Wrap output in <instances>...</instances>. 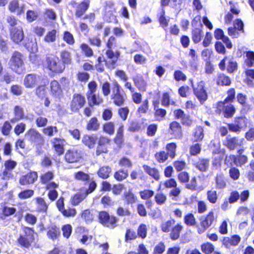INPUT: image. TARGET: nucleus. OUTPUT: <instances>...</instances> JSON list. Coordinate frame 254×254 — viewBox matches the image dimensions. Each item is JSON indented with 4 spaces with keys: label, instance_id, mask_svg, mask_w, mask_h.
Instances as JSON below:
<instances>
[{
    "label": "nucleus",
    "instance_id": "864d4df0",
    "mask_svg": "<svg viewBox=\"0 0 254 254\" xmlns=\"http://www.w3.org/2000/svg\"><path fill=\"white\" fill-rule=\"evenodd\" d=\"M82 217L85 220L87 223H90L94 219V216L91 211L86 209L83 211L81 215Z\"/></svg>",
    "mask_w": 254,
    "mask_h": 254
},
{
    "label": "nucleus",
    "instance_id": "0eeeda50",
    "mask_svg": "<svg viewBox=\"0 0 254 254\" xmlns=\"http://www.w3.org/2000/svg\"><path fill=\"white\" fill-rule=\"evenodd\" d=\"M247 124L248 119L246 117H238L235 119L234 123L228 124V127L232 131H240L247 127Z\"/></svg>",
    "mask_w": 254,
    "mask_h": 254
},
{
    "label": "nucleus",
    "instance_id": "6e6552de",
    "mask_svg": "<svg viewBox=\"0 0 254 254\" xmlns=\"http://www.w3.org/2000/svg\"><path fill=\"white\" fill-rule=\"evenodd\" d=\"M204 82L201 81L198 83L196 87H193L194 94L201 104H203L208 97L207 92L204 89Z\"/></svg>",
    "mask_w": 254,
    "mask_h": 254
},
{
    "label": "nucleus",
    "instance_id": "de8ad7c7",
    "mask_svg": "<svg viewBox=\"0 0 254 254\" xmlns=\"http://www.w3.org/2000/svg\"><path fill=\"white\" fill-rule=\"evenodd\" d=\"M155 157L157 161L159 163L165 162L169 158L167 153L165 151L157 152L155 155Z\"/></svg>",
    "mask_w": 254,
    "mask_h": 254
},
{
    "label": "nucleus",
    "instance_id": "ddd939ff",
    "mask_svg": "<svg viewBox=\"0 0 254 254\" xmlns=\"http://www.w3.org/2000/svg\"><path fill=\"white\" fill-rule=\"evenodd\" d=\"M50 142L55 151L59 155H61L64 153V146L66 144V141L64 139L55 137L52 139Z\"/></svg>",
    "mask_w": 254,
    "mask_h": 254
},
{
    "label": "nucleus",
    "instance_id": "39448f33",
    "mask_svg": "<svg viewBox=\"0 0 254 254\" xmlns=\"http://www.w3.org/2000/svg\"><path fill=\"white\" fill-rule=\"evenodd\" d=\"M24 235H21L18 239V243L22 247L28 248L34 240V232L32 229L25 227Z\"/></svg>",
    "mask_w": 254,
    "mask_h": 254
},
{
    "label": "nucleus",
    "instance_id": "c9c22d12",
    "mask_svg": "<svg viewBox=\"0 0 254 254\" xmlns=\"http://www.w3.org/2000/svg\"><path fill=\"white\" fill-rule=\"evenodd\" d=\"M59 234L60 230L57 227L53 226L49 228L47 236L49 238L54 240L57 238Z\"/></svg>",
    "mask_w": 254,
    "mask_h": 254
},
{
    "label": "nucleus",
    "instance_id": "7ed1b4c3",
    "mask_svg": "<svg viewBox=\"0 0 254 254\" xmlns=\"http://www.w3.org/2000/svg\"><path fill=\"white\" fill-rule=\"evenodd\" d=\"M98 218L99 222L102 225L110 228L117 226L118 219L113 215H110L107 212L102 211L99 212Z\"/></svg>",
    "mask_w": 254,
    "mask_h": 254
},
{
    "label": "nucleus",
    "instance_id": "f03ea898",
    "mask_svg": "<svg viewBox=\"0 0 254 254\" xmlns=\"http://www.w3.org/2000/svg\"><path fill=\"white\" fill-rule=\"evenodd\" d=\"M126 96L122 91V88L119 84L115 81L113 83L112 87L111 99L113 103L118 106L123 105Z\"/></svg>",
    "mask_w": 254,
    "mask_h": 254
},
{
    "label": "nucleus",
    "instance_id": "680f3d73",
    "mask_svg": "<svg viewBox=\"0 0 254 254\" xmlns=\"http://www.w3.org/2000/svg\"><path fill=\"white\" fill-rule=\"evenodd\" d=\"M61 212L64 216L69 217H74L76 215V211L75 208L68 207L66 209H64Z\"/></svg>",
    "mask_w": 254,
    "mask_h": 254
},
{
    "label": "nucleus",
    "instance_id": "6e6d98bb",
    "mask_svg": "<svg viewBox=\"0 0 254 254\" xmlns=\"http://www.w3.org/2000/svg\"><path fill=\"white\" fill-rule=\"evenodd\" d=\"M34 194V191L31 190H26L21 191L18 194V197L20 199H27L32 197Z\"/></svg>",
    "mask_w": 254,
    "mask_h": 254
},
{
    "label": "nucleus",
    "instance_id": "f8f14e48",
    "mask_svg": "<svg viewBox=\"0 0 254 254\" xmlns=\"http://www.w3.org/2000/svg\"><path fill=\"white\" fill-rule=\"evenodd\" d=\"M11 39L15 43H19L24 38V33L22 27L17 26L10 29Z\"/></svg>",
    "mask_w": 254,
    "mask_h": 254
},
{
    "label": "nucleus",
    "instance_id": "4c0bfd02",
    "mask_svg": "<svg viewBox=\"0 0 254 254\" xmlns=\"http://www.w3.org/2000/svg\"><path fill=\"white\" fill-rule=\"evenodd\" d=\"M194 141H201L204 137L203 129L201 127H197L193 132Z\"/></svg>",
    "mask_w": 254,
    "mask_h": 254
},
{
    "label": "nucleus",
    "instance_id": "052dcab7",
    "mask_svg": "<svg viewBox=\"0 0 254 254\" xmlns=\"http://www.w3.org/2000/svg\"><path fill=\"white\" fill-rule=\"evenodd\" d=\"M147 226L145 224H141L137 229V234L141 238H145L146 237Z\"/></svg>",
    "mask_w": 254,
    "mask_h": 254
},
{
    "label": "nucleus",
    "instance_id": "bb28decb",
    "mask_svg": "<svg viewBox=\"0 0 254 254\" xmlns=\"http://www.w3.org/2000/svg\"><path fill=\"white\" fill-rule=\"evenodd\" d=\"M112 171L111 168L109 166H104L99 168L97 174L99 177L106 179L109 178Z\"/></svg>",
    "mask_w": 254,
    "mask_h": 254
},
{
    "label": "nucleus",
    "instance_id": "20e7f679",
    "mask_svg": "<svg viewBox=\"0 0 254 254\" xmlns=\"http://www.w3.org/2000/svg\"><path fill=\"white\" fill-rule=\"evenodd\" d=\"M46 64L48 68L53 72L62 73L65 68V65L57 57H47Z\"/></svg>",
    "mask_w": 254,
    "mask_h": 254
},
{
    "label": "nucleus",
    "instance_id": "cd10ccee",
    "mask_svg": "<svg viewBox=\"0 0 254 254\" xmlns=\"http://www.w3.org/2000/svg\"><path fill=\"white\" fill-rule=\"evenodd\" d=\"M87 99L90 106L99 105L103 102V99L98 96H97L95 93L87 94Z\"/></svg>",
    "mask_w": 254,
    "mask_h": 254
},
{
    "label": "nucleus",
    "instance_id": "79ce46f5",
    "mask_svg": "<svg viewBox=\"0 0 254 254\" xmlns=\"http://www.w3.org/2000/svg\"><path fill=\"white\" fill-rule=\"evenodd\" d=\"M37 209L39 211L45 212L48 208V206L45 200L41 197L36 198Z\"/></svg>",
    "mask_w": 254,
    "mask_h": 254
},
{
    "label": "nucleus",
    "instance_id": "b1692460",
    "mask_svg": "<svg viewBox=\"0 0 254 254\" xmlns=\"http://www.w3.org/2000/svg\"><path fill=\"white\" fill-rule=\"evenodd\" d=\"M216 189L221 190L224 189L226 186V182L225 177L222 174H217L215 179Z\"/></svg>",
    "mask_w": 254,
    "mask_h": 254
},
{
    "label": "nucleus",
    "instance_id": "dca6fc26",
    "mask_svg": "<svg viewBox=\"0 0 254 254\" xmlns=\"http://www.w3.org/2000/svg\"><path fill=\"white\" fill-rule=\"evenodd\" d=\"M38 175L36 172H33L22 176L19 179V183L21 185H27L33 184L37 179Z\"/></svg>",
    "mask_w": 254,
    "mask_h": 254
},
{
    "label": "nucleus",
    "instance_id": "4be33fe9",
    "mask_svg": "<svg viewBox=\"0 0 254 254\" xmlns=\"http://www.w3.org/2000/svg\"><path fill=\"white\" fill-rule=\"evenodd\" d=\"M209 166V160L208 159L200 158L195 163V167L201 172H205L207 170Z\"/></svg>",
    "mask_w": 254,
    "mask_h": 254
},
{
    "label": "nucleus",
    "instance_id": "6ab92c4d",
    "mask_svg": "<svg viewBox=\"0 0 254 254\" xmlns=\"http://www.w3.org/2000/svg\"><path fill=\"white\" fill-rule=\"evenodd\" d=\"M241 241V238L237 235L232 236L231 237H225L223 240V244L227 248L231 246H237Z\"/></svg>",
    "mask_w": 254,
    "mask_h": 254
},
{
    "label": "nucleus",
    "instance_id": "e2e57ef3",
    "mask_svg": "<svg viewBox=\"0 0 254 254\" xmlns=\"http://www.w3.org/2000/svg\"><path fill=\"white\" fill-rule=\"evenodd\" d=\"M63 39L69 45H73L74 43V39L72 34L68 31H65L64 33Z\"/></svg>",
    "mask_w": 254,
    "mask_h": 254
},
{
    "label": "nucleus",
    "instance_id": "09e8293b",
    "mask_svg": "<svg viewBox=\"0 0 254 254\" xmlns=\"http://www.w3.org/2000/svg\"><path fill=\"white\" fill-rule=\"evenodd\" d=\"M99 125L96 118H92L87 126V129L91 130H96L98 129Z\"/></svg>",
    "mask_w": 254,
    "mask_h": 254
},
{
    "label": "nucleus",
    "instance_id": "473e14b6",
    "mask_svg": "<svg viewBox=\"0 0 254 254\" xmlns=\"http://www.w3.org/2000/svg\"><path fill=\"white\" fill-rule=\"evenodd\" d=\"M177 145L175 143H170L167 144L166 146V153L171 159L175 158L176 156Z\"/></svg>",
    "mask_w": 254,
    "mask_h": 254
},
{
    "label": "nucleus",
    "instance_id": "2eb2a0df",
    "mask_svg": "<svg viewBox=\"0 0 254 254\" xmlns=\"http://www.w3.org/2000/svg\"><path fill=\"white\" fill-rule=\"evenodd\" d=\"M16 211V209L15 207L1 204L0 205V218L5 220L6 217L14 214Z\"/></svg>",
    "mask_w": 254,
    "mask_h": 254
},
{
    "label": "nucleus",
    "instance_id": "4d7b16f0",
    "mask_svg": "<svg viewBox=\"0 0 254 254\" xmlns=\"http://www.w3.org/2000/svg\"><path fill=\"white\" fill-rule=\"evenodd\" d=\"M166 199V196L162 192H158L155 196V202L159 205L164 204Z\"/></svg>",
    "mask_w": 254,
    "mask_h": 254
},
{
    "label": "nucleus",
    "instance_id": "a19ab883",
    "mask_svg": "<svg viewBox=\"0 0 254 254\" xmlns=\"http://www.w3.org/2000/svg\"><path fill=\"white\" fill-rule=\"evenodd\" d=\"M106 55L109 59L112 60V64L114 65L119 58L120 53L118 51L114 53L111 49H109L107 50Z\"/></svg>",
    "mask_w": 254,
    "mask_h": 254
},
{
    "label": "nucleus",
    "instance_id": "bf43d9fd",
    "mask_svg": "<svg viewBox=\"0 0 254 254\" xmlns=\"http://www.w3.org/2000/svg\"><path fill=\"white\" fill-rule=\"evenodd\" d=\"M125 199L127 204H132L136 200V197L130 191L125 193Z\"/></svg>",
    "mask_w": 254,
    "mask_h": 254
},
{
    "label": "nucleus",
    "instance_id": "2f4dec72",
    "mask_svg": "<svg viewBox=\"0 0 254 254\" xmlns=\"http://www.w3.org/2000/svg\"><path fill=\"white\" fill-rule=\"evenodd\" d=\"M182 229V226L180 224H177L171 229L170 234V238L172 240H177L180 237V234Z\"/></svg>",
    "mask_w": 254,
    "mask_h": 254
},
{
    "label": "nucleus",
    "instance_id": "1a4fd4ad",
    "mask_svg": "<svg viewBox=\"0 0 254 254\" xmlns=\"http://www.w3.org/2000/svg\"><path fill=\"white\" fill-rule=\"evenodd\" d=\"M214 221V213L210 211L204 217L200 219V227L198 228V233L199 234L203 233L207 228H208Z\"/></svg>",
    "mask_w": 254,
    "mask_h": 254
},
{
    "label": "nucleus",
    "instance_id": "a18cd8bd",
    "mask_svg": "<svg viewBox=\"0 0 254 254\" xmlns=\"http://www.w3.org/2000/svg\"><path fill=\"white\" fill-rule=\"evenodd\" d=\"M124 126L122 125L117 131L116 137L115 139V142L118 144H121L123 142L124 138Z\"/></svg>",
    "mask_w": 254,
    "mask_h": 254
},
{
    "label": "nucleus",
    "instance_id": "72a5a7b5",
    "mask_svg": "<svg viewBox=\"0 0 254 254\" xmlns=\"http://www.w3.org/2000/svg\"><path fill=\"white\" fill-rule=\"evenodd\" d=\"M235 113V108L231 104L228 103L226 104L223 112L224 116L225 118H231Z\"/></svg>",
    "mask_w": 254,
    "mask_h": 254
},
{
    "label": "nucleus",
    "instance_id": "774afa93",
    "mask_svg": "<svg viewBox=\"0 0 254 254\" xmlns=\"http://www.w3.org/2000/svg\"><path fill=\"white\" fill-rule=\"evenodd\" d=\"M185 222L187 225L192 226L195 223V220L194 216L191 213L186 215L184 218Z\"/></svg>",
    "mask_w": 254,
    "mask_h": 254
},
{
    "label": "nucleus",
    "instance_id": "aec40b11",
    "mask_svg": "<svg viewBox=\"0 0 254 254\" xmlns=\"http://www.w3.org/2000/svg\"><path fill=\"white\" fill-rule=\"evenodd\" d=\"M134 85L141 91H145L147 87V82L141 75H136L133 78Z\"/></svg>",
    "mask_w": 254,
    "mask_h": 254
},
{
    "label": "nucleus",
    "instance_id": "423d86ee",
    "mask_svg": "<svg viewBox=\"0 0 254 254\" xmlns=\"http://www.w3.org/2000/svg\"><path fill=\"white\" fill-rule=\"evenodd\" d=\"M26 138L37 146H41L44 143V139L42 135L34 128L30 129L25 134Z\"/></svg>",
    "mask_w": 254,
    "mask_h": 254
},
{
    "label": "nucleus",
    "instance_id": "8fccbe9b",
    "mask_svg": "<svg viewBox=\"0 0 254 254\" xmlns=\"http://www.w3.org/2000/svg\"><path fill=\"white\" fill-rule=\"evenodd\" d=\"M58 128L55 126H49L43 129V132L49 136H53L58 132Z\"/></svg>",
    "mask_w": 254,
    "mask_h": 254
},
{
    "label": "nucleus",
    "instance_id": "9b49d317",
    "mask_svg": "<svg viewBox=\"0 0 254 254\" xmlns=\"http://www.w3.org/2000/svg\"><path fill=\"white\" fill-rule=\"evenodd\" d=\"M85 103V97L78 94H74L70 103L71 110L73 112L78 111Z\"/></svg>",
    "mask_w": 254,
    "mask_h": 254
},
{
    "label": "nucleus",
    "instance_id": "49530a36",
    "mask_svg": "<svg viewBox=\"0 0 254 254\" xmlns=\"http://www.w3.org/2000/svg\"><path fill=\"white\" fill-rule=\"evenodd\" d=\"M80 48L86 57H91L93 56L92 49L87 44H82Z\"/></svg>",
    "mask_w": 254,
    "mask_h": 254
},
{
    "label": "nucleus",
    "instance_id": "13d9d810",
    "mask_svg": "<svg viewBox=\"0 0 254 254\" xmlns=\"http://www.w3.org/2000/svg\"><path fill=\"white\" fill-rule=\"evenodd\" d=\"M10 91L13 95L20 96L23 93V88L19 85H13L11 86Z\"/></svg>",
    "mask_w": 254,
    "mask_h": 254
},
{
    "label": "nucleus",
    "instance_id": "c85d7f7f",
    "mask_svg": "<svg viewBox=\"0 0 254 254\" xmlns=\"http://www.w3.org/2000/svg\"><path fill=\"white\" fill-rule=\"evenodd\" d=\"M143 168L144 171L149 175L153 177L155 180H158L160 175L158 171L154 168H151L147 165H143Z\"/></svg>",
    "mask_w": 254,
    "mask_h": 254
},
{
    "label": "nucleus",
    "instance_id": "0e129e2a",
    "mask_svg": "<svg viewBox=\"0 0 254 254\" xmlns=\"http://www.w3.org/2000/svg\"><path fill=\"white\" fill-rule=\"evenodd\" d=\"M140 196L142 199H148L154 195V191L151 190H145L139 192Z\"/></svg>",
    "mask_w": 254,
    "mask_h": 254
},
{
    "label": "nucleus",
    "instance_id": "c756f323",
    "mask_svg": "<svg viewBox=\"0 0 254 254\" xmlns=\"http://www.w3.org/2000/svg\"><path fill=\"white\" fill-rule=\"evenodd\" d=\"M87 193L84 191L80 192L75 194L71 199V204L77 205L87 196Z\"/></svg>",
    "mask_w": 254,
    "mask_h": 254
},
{
    "label": "nucleus",
    "instance_id": "5fc2aeb1",
    "mask_svg": "<svg viewBox=\"0 0 254 254\" xmlns=\"http://www.w3.org/2000/svg\"><path fill=\"white\" fill-rule=\"evenodd\" d=\"M201 251L205 254H209L214 251V246L209 243H206L201 245Z\"/></svg>",
    "mask_w": 254,
    "mask_h": 254
},
{
    "label": "nucleus",
    "instance_id": "9d476101",
    "mask_svg": "<svg viewBox=\"0 0 254 254\" xmlns=\"http://www.w3.org/2000/svg\"><path fill=\"white\" fill-rule=\"evenodd\" d=\"M82 157V151L74 149L68 150L64 156L66 161L69 163L78 162L81 160Z\"/></svg>",
    "mask_w": 254,
    "mask_h": 254
},
{
    "label": "nucleus",
    "instance_id": "3c124183",
    "mask_svg": "<svg viewBox=\"0 0 254 254\" xmlns=\"http://www.w3.org/2000/svg\"><path fill=\"white\" fill-rule=\"evenodd\" d=\"M128 176V172L127 170H120L116 172L114 174L115 178L121 181L125 179Z\"/></svg>",
    "mask_w": 254,
    "mask_h": 254
},
{
    "label": "nucleus",
    "instance_id": "e433bc0d",
    "mask_svg": "<svg viewBox=\"0 0 254 254\" xmlns=\"http://www.w3.org/2000/svg\"><path fill=\"white\" fill-rule=\"evenodd\" d=\"M247 79L246 80L247 85L253 87L254 86V69H250L246 70Z\"/></svg>",
    "mask_w": 254,
    "mask_h": 254
},
{
    "label": "nucleus",
    "instance_id": "5701e85b",
    "mask_svg": "<svg viewBox=\"0 0 254 254\" xmlns=\"http://www.w3.org/2000/svg\"><path fill=\"white\" fill-rule=\"evenodd\" d=\"M51 93L55 97H59L62 93V89L57 80H53L50 84Z\"/></svg>",
    "mask_w": 254,
    "mask_h": 254
},
{
    "label": "nucleus",
    "instance_id": "a211bd4d",
    "mask_svg": "<svg viewBox=\"0 0 254 254\" xmlns=\"http://www.w3.org/2000/svg\"><path fill=\"white\" fill-rule=\"evenodd\" d=\"M89 5V0H84L78 4L76 7L75 16L77 17L82 16L88 8Z\"/></svg>",
    "mask_w": 254,
    "mask_h": 254
},
{
    "label": "nucleus",
    "instance_id": "ea45409f",
    "mask_svg": "<svg viewBox=\"0 0 254 254\" xmlns=\"http://www.w3.org/2000/svg\"><path fill=\"white\" fill-rule=\"evenodd\" d=\"M175 221L173 219L169 220L162 223L161 225V230L163 232L168 233L173 228L172 226L175 224Z\"/></svg>",
    "mask_w": 254,
    "mask_h": 254
},
{
    "label": "nucleus",
    "instance_id": "393cba45",
    "mask_svg": "<svg viewBox=\"0 0 254 254\" xmlns=\"http://www.w3.org/2000/svg\"><path fill=\"white\" fill-rule=\"evenodd\" d=\"M204 36V33L200 28H195L192 31V39L195 44L201 41Z\"/></svg>",
    "mask_w": 254,
    "mask_h": 254
},
{
    "label": "nucleus",
    "instance_id": "f257e3e1",
    "mask_svg": "<svg viewBox=\"0 0 254 254\" xmlns=\"http://www.w3.org/2000/svg\"><path fill=\"white\" fill-rule=\"evenodd\" d=\"M10 68L18 74L22 73L24 70V64L22 54L18 52H14L9 62Z\"/></svg>",
    "mask_w": 254,
    "mask_h": 254
},
{
    "label": "nucleus",
    "instance_id": "37998d69",
    "mask_svg": "<svg viewBox=\"0 0 254 254\" xmlns=\"http://www.w3.org/2000/svg\"><path fill=\"white\" fill-rule=\"evenodd\" d=\"M231 83V80L230 78L223 74H220L218 77L217 84L221 85H229Z\"/></svg>",
    "mask_w": 254,
    "mask_h": 254
},
{
    "label": "nucleus",
    "instance_id": "69168bd1",
    "mask_svg": "<svg viewBox=\"0 0 254 254\" xmlns=\"http://www.w3.org/2000/svg\"><path fill=\"white\" fill-rule=\"evenodd\" d=\"M229 173L230 177L233 180H238L240 177L239 170L235 167H233L230 169Z\"/></svg>",
    "mask_w": 254,
    "mask_h": 254
},
{
    "label": "nucleus",
    "instance_id": "c03bdc74",
    "mask_svg": "<svg viewBox=\"0 0 254 254\" xmlns=\"http://www.w3.org/2000/svg\"><path fill=\"white\" fill-rule=\"evenodd\" d=\"M207 199L211 203H215L218 199L217 193L216 190H210L207 192Z\"/></svg>",
    "mask_w": 254,
    "mask_h": 254
},
{
    "label": "nucleus",
    "instance_id": "412c9836",
    "mask_svg": "<svg viewBox=\"0 0 254 254\" xmlns=\"http://www.w3.org/2000/svg\"><path fill=\"white\" fill-rule=\"evenodd\" d=\"M170 133L176 138H180L182 136V128L180 124L177 122H173L170 124Z\"/></svg>",
    "mask_w": 254,
    "mask_h": 254
},
{
    "label": "nucleus",
    "instance_id": "4468645a",
    "mask_svg": "<svg viewBox=\"0 0 254 254\" xmlns=\"http://www.w3.org/2000/svg\"><path fill=\"white\" fill-rule=\"evenodd\" d=\"M40 77L34 74H27L24 79L23 84L26 88H32L35 87Z\"/></svg>",
    "mask_w": 254,
    "mask_h": 254
},
{
    "label": "nucleus",
    "instance_id": "58836bf2",
    "mask_svg": "<svg viewBox=\"0 0 254 254\" xmlns=\"http://www.w3.org/2000/svg\"><path fill=\"white\" fill-rule=\"evenodd\" d=\"M61 58L62 60V63L65 65V64H70L71 62V57L70 53L67 51H63L61 53Z\"/></svg>",
    "mask_w": 254,
    "mask_h": 254
},
{
    "label": "nucleus",
    "instance_id": "f704fd0d",
    "mask_svg": "<svg viewBox=\"0 0 254 254\" xmlns=\"http://www.w3.org/2000/svg\"><path fill=\"white\" fill-rule=\"evenodd\" d=\"M57 32L56 30L53 29L49 31L45 36L44 40L46 43H53L56 41Z\"/></svg>",
    "mask_w": 254,
    "mask_h": 254
},
{
    "label": "nucleus",
    "instance_id": "338daca9",
    "mask_svg": "<svg viewBox=\"0 0 254 254\" xmlns=\"http://www.w3.org/2000/svg\"><path fill=\"white\" fill-rule=\"evenodd\" d=\"M103 130L108 134H113L114 132V124L112 122L105 124L103 127Z\"/></svg>",
    "mask_w": 254,
    "mask_h": 254
},
{
    "label": "nucleus",
    "instance_id": "7c9ffc66",
    "mask_svg": "<svg viewBox=\"0 0 254 254\" xmlns=\"http://www.w3.org/2000/svg\"><path fill=\"white\" fill-rule=\"evenodd\" d=\"M97 138L94 135H84L82 138V142L90 148L95 145Z\"/></svg>",
    "mask_w": 254,
    "mask_h": 254
},
{
    "label": "nucleus",
    "instance_id": "603ef678",
    "mask_svg": "<svg viewBox=\"0 0 254 254\" xmlns=\"http://www.w3.org/2000/svg\"><path fill=\"white\" fill-rule=\"evenodd\" d=\"M247 59L245 60V63L248 67H251L254 64V52L249 51L246 53Z\"/></svg>",
    "mask_w": 254,
    "mask_h": 254
},
{
    "label": "nucleus",
    "instance_id": "f3484780",
    "mask_svg": "<svg viewBox=\"0 0 254 254\" xmlns=\"http://www.w3.org/2000/svg\"><path fill=\"white\" fill-rule=\"evenodd\" d=\"M243 138L239 137H227V146L230 150H234L241 147L243 144Z\"/></svg>",
    "mask_w": 254,
    "mask_h": 254
},
{
    "label": "nucleus",
    "instance_id": "a878e982",
    "mask_svg": "<svg viewBox=\"0 0 254 254\" xmlns=\"http://www.w3.org/2000/svg\"><path fill=\"white\" fill-rule=\"evenodd\" d=\"M14 113L15 117L10 120V122L12 123H14L24 117L23 109L19 106H16L14 107Z\"/></svg>",
    "mask_w": 254,
    "mask_h": 254
}]
</instances>
